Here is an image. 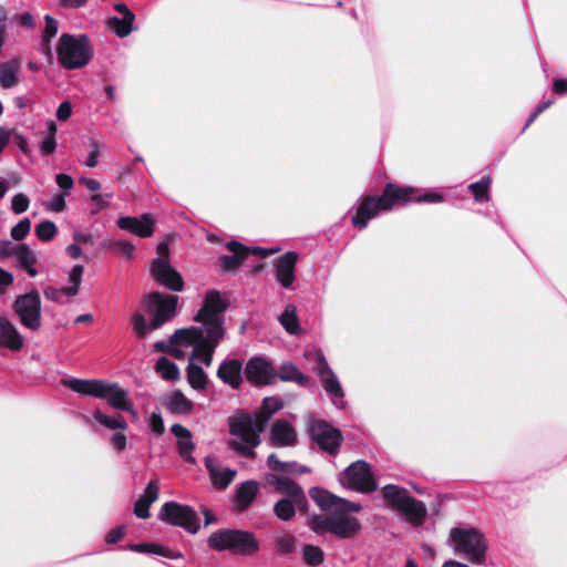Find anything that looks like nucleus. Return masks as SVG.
Returning a JSON list of instances; mask_svg holds the SVG:
<instances>
[{
    "mask_svg": "<svg viewBox=\"0 0 567 567\" xmlns=\"http://www.w3.org/2000/svg\"><path fill=\"white\" fill-rule=\"evenodd\" d=\"M443 196L435 192H422L412 186H401L394 182H386L380 195H364L351 217L353 227L362 230L368 227L371 219L381 212H390L394 207H403L415 203H441Z\"/></svg>",
    "mask_w": 567,
    "mask_h": 567,
    "instance_id": "nucleus-1",
    "label": "nucleus"
},
{
    "mask_svg": "<svg viewBox=\"0 0 567 567\" xmlns=\"http://www.w3.org/2000/svg\"><path fill=\"white\" fill-rule=\"evenodd\" d=\"M361 509L359 503L342 501V507L333 508L330 514L313 515L309 519V527L318 535L330 533L339 539H352L361 530V524L349 513H358Z\"/></svg>",
    "mask_w": 567,
    "mask_h": 567,
    "instance_id": "nucleus-2",
    "label": "nucleus"
},
{
    "mask_svg": "<svg viewBox=\"0 0 567 567\" xmlns=\"http://www.w3.org/2000/svg\"><path fill=\"white\" fill-rule=\"evenodd\" d=\"M178 296L163 295L153 291L145 297L147 311L153 316L150 323L143 313L136 312L132 317V326L135 336L140 339L146 337L151 330H157L165 323L169 322L177 312Z\"/></svg>",
    "mask_w": 567,
    "mask_h": 567,
    "instance_id": "nucleus-3",
    "label": "nucleus"
},
{
    "mask_svg": "<svg viewBox=\"0 0 567 567\" xmlns=\"http://www.w3.org/2000/svg\"><path fill=\"white\" fill-rule=\"evenodd\" d=\"M207 543L216 551L228 550L241 556H251L259 550V543L255 535L243 529H218L210 534Z\"/></svg>",
    "mask_w": 567,
    "mask_h": 567,
    "instance_id": "nucleus-4",
    "label": "nucleus"
},
{
    "mask_svg": "<svg viewBox=\"0 0 567 567\" xmlns=\"http://www.w3.org/2000/svg\"><path fill=\"white\" fill-rule=\"evenodd\" d=\"M58 61L66 70L85 66L93 58V49L86 35L63 33L56 45Z\"/></svg>",
    "mask_w": 567,
    "mask_h": 567,
    "instance_id": "nucleus-5",
    "label": "nucleus"
},
{
    "mask_svg": "<svg viewBox=\"0 0 567 567\" xmlns=\"http://www.w3.org/2000/svg\"><path fill=\"white\" fill-rule=\"evenodd\" d=\"M382 496L385 503L402 513L409 523L419 526L425 520L426 506L423 502L412 497L406 488L388 484L382 487Z\"/></svg>",
    "mask_w": 567,
    "mask_h": 567,
    "instance_id": "nucleus-6",
    "label": "nucleus"
},
{
    "mask_svg": "<svg viewBox=\"0 0 567 567\" xmlns=\"http://www.w3.org/2000/svg\"><path fill=\"white\" fill-rule=\"evenodd\" d=\"M451 540L455 551L462 554L473 565H481L485 561L488 543L486 537L477 528L451 529Z\"/></svg>",
    "mask_w": 567,
    "mask_h": 567,
    "instance_id": "nucleus-7",
    "label": "nucleus"
},
{
    "mask_svg": "<svg viewBox=\"0 0 567 567\" xmlns=\"http://www.w3.org/2000/svg\"><path fill=\"white\" fill-rule=\"evenodd\" d=\"M229 307L218 290L206 293L203 307L194 317V321L202 323L205 331L224 332V319L220 317Z\"/></svg>",
    "mask_w": 567,
    "mask_h": 567,
    "instance_id": "nucleus-8",
    "label": "nucleus"
},
{
    "mask_svg": "<svg viewBox=\"0 0 567 567\" xmlns=\"http://www.w3.org/2000/svg\"><path fill=\"white\" fill-rule=\"evenodd\" d=\"M158 519L172 526L182 527L190 534L199 530V517L194 508L174 501L162 505Z\"/></svg>",
    "mask_w": 567,
    "mask_h": 567,
    "instance_id": "nucleus-9",
    "label": "nucleus"
},
{
    "mask_svg": "<svg viewBox=\"0 0 567 567\" xmlns=\"http://www.w3.org/2000/svg\"><path fill=\"white\" fill-rule=\"evenodd\" d=\"M20 322L32 331L41 328V299L37 290L19 296L12 306Z\"/></svg>",
    "mask_w": 567,
    "mask_h": 567,
    "instance_id": "nucleus-10",
    "label": "nucleus"
},
{
    "mask_svg": "<svg viewBox=\"0 0 567 567\" xmlns=\"http://www.w3.org/2000/svg\"><path fill=\"white\" fill-rule=\"evenodd\" d=\"M309 436L322 451L329 454H337L343 441L342 432L322 420L311 422Z\"/></svg>",
    "mask_w": 567,
    "mask_h": 567,
    "instance_id": "nucleus-11",
    "label": "nucleus"
},
{
    "mask_svg": "<svg viewBox=\"0 0 567 567\" xmlns=\"http://www.w3.org/2000/svg\"><path fill=\"white\" fill-rule=\"evenodd\" d=\"M344 475L347 486L353 491L369 494L378 487L371 467L365 461L359 460L350 464Z\"/></svg>",
    "mask_w": 567,
    "mask_h": 567,
    "instance_id": "nucleus-12",
    "label": "nucleus"
},
{
    "mask_svg": "<svg viewBox=\"0 0 567 567\" xmlns=\"http://www.w3.org/2000/svg\"><path fill=\"white\" fill-rule=\"evenodd\" d=\"M244 374L249 383L255 386L274 384L277 380V370L262 357L250 358L245 365Z\"/></svg>",
    "mask_w": 567,
    "mask_h": 567,
    "instance_id": "nucleus-13",
    "label": "nucleus"
},
{
    "mask_svg": "<svg viewBox=\"0 0 567 567\" xmlns=\"http://www.w3.org/2000/svg\"><path fill=\"white\" fill-rule=\"evenodd\" d=\"M266 481L274 487L276 493L285 495V498L296 501V506L301 513L307 512L308 499L306 493L295 481L276 474H268Z\"/></svg>",
    "mask_w": 567,
    "mask_h": 567,
    "instance_id": "nucleus-14",
    "label": "nucleus"
},
{
    "mask_svg": "<svg viewBox=\"0 0 567 567\" xmlns=\"http://www.w3.org/2000/svg\"><path fill=\"white\" fill-rule=\"evenodd\" d=\"M151 275L159 285L172 291H183L185 284L182 275L163 258H155L151 265Z\"/></svg>",
    "mask_w": 567,
    "mask_h": 567,
    "instance_id": "nucleus-15",
    "label": "nucleus"
},
{
    "mask_svg": "<svg viewBox=\"0 0 567 567\" xmlns=\"http://www.w3.org/2000/svg\"><path fill=\"white\" fill-rule=\"evenodd\" d=\"M63 384L76 393L91 395L97 399H106L112 392L113 386V383H109L107 381L100 379H71L64 380Z\"/></svg>",
    "mask_w": 567,
    "mask_h": 567,
    "instance_id": "nucleus-16",
    "label": "nucleus"
},
{
    "mask_svg": "<svg viewBox=\"0 0 567 567\" xmlns=\"http://www.w3.org/2000/svg\"><path fill=\"white\" fill-rule=\"evenodd\" d=\"M230 434L238 436L241 441L250 446H258L260 437L256 434L254 419L247 412H241L237 416L229 419Z\"/></svg>",
    "mask_w": 567,
    "mask_h": 567,
    "instance_id": "nucleus-17",
    "label": "nucleus"
},
{
    "mask_svg": "<svg viewBox=\"0 0 567 567\" xmlns=\"http://www.w3.org/2000/svg\"><path fill=\"white\" fill-rule=\"evenodd\" d=\"M116 225L135 236L148 238L154 234L155 220L150 213L143 214L141 217L125 216L116 220Z\"/></svg>",
    "mask_w": 567,
    "mask_h": 567,
    "instance_id": "nucleus-18",
    "label": "nucleus"
},
{
    "mask_svg": "<svg viewBox=\"0 0 567 567\" xmlns=\"http://www.w3.org/2000/svg\"><path fill=\"white\" fill-rule=\"evenodd\" d=\"M316 361L318 375L320 377L324 391L336 398H343V389L322 352L317 353Z\"/></svg>",
    "mask_w": 567,
    "mask_h": 567,
    "instance_id": "nucleus-19",
    "label": "nucleus"
},
{
    "mask_svg": "<svg viewBox=\"0 0 567 567\" xmlns=\"http://www.w3.org/2000/svg\"><path fill=\"white\" fill-rule=\"evenodd\" d=\"M297 261L298 255L295 251H288L275 260L276 280L284 288H290L292 286L296 279L295 268Z\"/></svg>",
    "mask_w": 567,
    "mask_h": 567,
    "instance_id": "nucleus-20",
    "label": "nucleus"
},
{
    "mask_svg": "<svg viewBox=\"0 0 567 567\" xmlns=\"http://www.w3.org/2000/svg\"><path fill=\"white\" fill-rule=\"evenodd\" d=\"M226 248L231 255H224L219 258V267L224 272L236 271L248 257V247L237 240L226 243Z\"/></svg>",
    "mask_w": 567,
    "mask_h": 567,
    "instance_id": "nucleus-21",
    "label": "nucleus"
},
{
    "mask_svg": "<svg viewBox=\"0 0 567 567\" xmlns=\"http://www.w3.org/2000/svg\"><path fill=\"white\" fill-rule=\"evenodd\" d=\"M205 339L202 340V342H198L196 347H194L192 351L190 358H197L199 359L206 367H209L213 362V355L220 343V341L224 339L225 333L224 332H215V331H205Z\"/></svg>",
    "mask_w": 567,
    "mask_h": 567,
    "instance_id": "nucleus-22",
    "label": "nucleus"
},
{
    "mask_svg": "<svg viewBox=\"0 0 567 567\" xmlns=\"http://www.w3.org/2000/svg\"><path fill=\"white\" fill-rule=\"evenodd\" d=\"M216 375L223 383L238 390L243 384V363L238 359L224 360Z\"/></svg>",
    "mask_w": 567,
    "mask_h": 567,
    "instance_id": "nucleus-23",
    "label": "nucleus"
},
{
    "mask_svg": "<svg viewBox=\"0 0 567 567\" xmlns=\"http://www.w3.org/2000/svg\"><path fill=\"white\" fill-rule=\"evenodd\" d=\"M258 491V482L255 480H248L239 484L234 495L235 511L238 513L247 511L255 502Z\"/></svg>",
    "mask_w": 567,
    "mask_h": 567,
    "instance_id": "nucleus-24",
    "label": "nucleus"
},
{
    "mask_svg": "<svg viewBox=\"0 0 567 567\" xmlns=\"http://www.w3.org/2000/svg\"><path fill=\"white\" fill-rule=\"evenodd\" d=\"M270 441L275 446H292L297 443V433L287 420L280 419L271 426Z\"/></svg>",
    "mask_w": 567,
    "mask_h": 567,
    "instance_id": "nucleus-25",
    "label": "nucleus"
},
{
    "mask_svg": "<svg viewBox=\"0 0 567 567\" xmlns=\"http://www.w3.org/2000/svg\"><path fill=\"white\" fill-rule=\"evenodd\" d=\"M0 347L11 351H20L23 347L22 336L6 317H0Z\"/></svg>",
    "mask_w": 567,
    "mask_h": 567,
    "instance_id": "nucleus-26",
    "label": "nucleus"
},
{
    "mask_svg": "<svg viewBox=\"0 0 567 567\" xmlns=\"http://www.w3.org/2000/svg\"><path fill=\"white\" fill-rule=\"evenodd\" d=\"M159 495L158 483L155 480H152L146 485L144 493L141 497L135 502L134 505V514L142 519H147L151 516L150 507L151 505L157 501Z\"/></svg>",
    "mask_w": 567,
    "mask_h": 567,
    "instance_id": "nucleus-27",
    "label": "nucleus"
},
{
    "mask_svg": "<svg viewBox=\"0 0 567 567\" xmlns=\"http://www.w3.org/2000/svg\"><path fill=\"white\" fill-rule=\"evenodd\" d=\"M206 337L205 334V328H198V327H189V328H183L177 329L169 338V342L172 346H197L198 342H202Z\"/></svg>",
    "mask_w": 567,
    "mask_h": 567,
    "instance_id": "nucleus-28",
    "label": "nucleus"
},
{
    "mask_svg": "<svg viewBox=\"0 0 567 567\" xmlns=\"http://www.w3.org/2000/svg\"><path fill=\"white\" fill-rule=\"evenodd\" d=\"M309 496L324 512L332 509V507H342V501H347L321 487H311Z\"/></svg>",
    "mask_w": 567,
    "mask_h": 567,
    "instance_id": "nucleus-29",
    "label": "nucleus"
},
{
    "mask_svg": "<svg viewBox=\"0 0 567 567\" xmlns=\"http://www.w3.org/2000/svg\"><path fill=\"white\" fill-rule=\"evenodd\" d=\"M128 549L143 554H154L169 559H179L183 557L181 551L173 550L169 547L157 543L132 544L128 546Z\"/></svg>",
    "mask_w": 567,
    "mask_h": 567,
    "instance_id": "nucleus-30",
    "label": "nucleus"
},
{
    "mask_svg": "<svg viewBox=\"0 0 567 567\" xmlns=\"http://www.w3.org/2000/svg\"><path fill=\"white\" fill-rule=\"evenodd\" d=\"M267 466L277 473L282 474H297L301 475L309 472V468L303 465H298L297 462H282L278 455L271 453L267 458Z\"/></svg>",
    "mask_w": 567,
    "mask_h": 567,
    "instance_id": "nucleus-31",
    "label": "nucleus"
},
{
    "mask_svg": "<svg viewBox=\"0 0 567 567\" xmlns=\"http://www.w3.org/2000/svg\"><path fill=\"white\" fill-rule=\"evenodd\" d=\"M277 378L284 382H296L301 386H306L309 383V377L303 374L297 365L289 362H284L277 370Z\"/></svg>",
    "mask_w": 567,
    "mask_h": 567,
    "instance_id": "nucleus-32",
    "label": "nucleus"
},
{
    "mask_svg": "<svg viewBox=\"0 0 567 567\" xmlns=\"http://www.w3.org/2000/svg\"><path fill=\"white\" fill-rule=\"evenodd\" d=\"M14 257L18 259L20 267L28 272L29 276L35 277L38 275L34 264L37 258L27 244H19L17 246Z\"/></svg>",
    "mask_w": 567,
    "mask_h": 567,
    "instance_id": "nucleus-33",
    "label": "nucleus"
},
{
    "mask_svg": "<svg viewBox=\"0 0 567 567\" xmlns=\"http://www.w3.org/2000/svg\"><path fill=\"white\" fill-rule=\"evenodd\" d=\"M107 403L116 410H131V400L128 391L113 383L112 392L107 395Z\"/></svg>",
    "mask_w": 567,
    "mask_h": 567,
    "instance_id": "nucleus-34",
    "label": "nucleus"
},
{
    "mask_svg": "<svg viewBox=\"0 0 567 567\" xmlns=\"http://www.w3.org/2000/svg\"><path fill=\"white\" fill-rule=\"evenodd\" d=\"M167 406L172 413L182 415H187L193 410L192 401L178 390L171 394Z\"/></svg>",
    "mask_w": 567,
    "mask_h": 567,
    "instance_id": "nucleus-35",
    "label": "nucleus"
},
{
    "mask_svg": "<svg viewBox=\"0 0 567 567\" xmlns=\"http://www.w3.org/2000/svg\"><path fill=\"white\" fill-rule=\"evenodd\" d=\"M187 381L194 390H205L208 378L202 367L189 363L187 367Z\"/></svg>",
    "mask_w": 567,
    "mask_h": 567,
    "instance_id": "nucleus-36",
    "label": "nucleus"
},
{
    "mask_svg": "<svg viewBox=\"0 0 567 567\" xmlns=\"http://www.w3.org/2000/svg\"><path fill=\"white\" fill-rule=\"evenodd\" d=\"M492 178L489 176H483L478 182L468 185V189L472 193L474 199L480 203L489 202V187Z\"/></svg>",
    "mask_w": 567,
    "mask_h": 567,
    "instance_id": "nucleus-37",
    "label": "nucleus"
},
{
    "mask_svg": "<svg viewBox=\"0 0 567 567\" xmlns=\"http://www.w3.org/2000/svg\"><path fill=\"white\" fill-rule=\"evenodd\" d=\"M296 501L291 498H280L274 505V514L280 520L288 522L292 519L296 515Z\"/></svg>",
    "mask_w": 567,
    "mask_h": 567,
    "instance_id": "nucleus-38",
    "label": "nucleus"
},
{
    "mask_svg": "<svg viewBox=\"0 0 567 567\" xmlns=\"http://www.w3.org/2000/svg\"><path fill=\"white\" fill-rule=\"evenodd\" d=\"M83 272H84V267L82 265L73 266V268L71 269V271L69 274V281H70L71 286L63 287L61 289L62 295H65L68 297L78 296V293L80 291V286L82 282Z\"/></svg>",
    "mask_w": 567,
    "mask_h": 567,
    "instance_id": "nucleus-39",
    "label": "nucleus"
},
{
    "mask_svg": "<svg viewBox=\"0 0 567 567\" xmlns=\"http://www.w3.org/2000/svg\"><path fill=\"white\" fill-rule=\"evenodd\" d=\"M155 370L166 381H176L179 379V370L177 365L166 357H161L157 360Z\"/></svg>",
    "mask_w": 567,
    "mask_h": 567,
    "instance_id": "nucleus-40",
    "label": "nucleus"
},
{
    "mask_svg": "<svg viewBox=\"0 0 567 567\" xmlns=\"http://www.w3.org/2000/svg\"><path fill=\"white\" fill-rule=\"evenodd\" d=\"M93 417L95 421H97L101 425L110 429V430H126L127 429V423L125 421V419L118 414L117 416L115 417H112V416H109L106 414H104L102 411H100L99 409L94 411L93 413Z\"/></svg>",
    "mask_w": 567,
    "mask_h": 567,
    "instance_id": "nucleus-41",
    "label": "nucleus"
},
{
    "mask_svg": "<svg viewBox=\"0 0 567 567\" xmlns=\"http://www.w3.org/2000/svg\"><path fill=\"white\" fill-rule=\"evenodd\" d=\"M280 323L290 334H297L300 331V324L293 306H287L279 317Z\"/></svg>",
    "mask_w": 567,
    "mask_h": 567,
    "instance_id": "nucleus-42",
    "label": "nucleus"
},
{
    "mask_svg": "<svg viewBox=\"0 0 567 567\" xmlns=\"http://www.w3.org/2000/svg\"><path fill=\"white\" fill-rule=\"evenodd\" d=\"M134 21L135 20L112 17L106 21V25L117 37L125 38L133 31Z\"/></svg>",
    "mask_w": 567,
    "mask_h": 567,
    "instance_id": "nucleus-43",
    "label": "nucleus"
},
{
    "mask_svg": "<svg viewBox=\"0 0 567 567\" xmlns=\"http://www.w3.org/2000/svg\"><path fill=\"white\" fill-rule=\"evenodd\" d=\"M302 559L311 567L321 565L324 560V553L319 546L306 544L302 547Z\"/></svg>",
    "mask_w": 567,
    "mask_h": 567,
    "instance_id": "nucleus-44",
    "label": "nucleus"
},
{
    "mask_svg": "<svg viewBox=\"0 0 567 567\" xmlns=\"http://www.w3.org/2000/svg\"><path fill=\"white\" fill-rule=\"evenodd\" d=\"M18 84L17 68L11 62L0 63V85L11 89Z\"/></svg>",
    "mask_w": 567,
    "mask_h": 567,
    "instance_id": "nucleus-45",
    "label": "nucleus"
},
{
    "mask_svg": "<svg viewBox=\"0 0 567 567\" xmlns=\"http://www.w3.org/2000/svg\"><path fill=\"white\" fill-rule=\"evenodd\" d=\"M34 231L41 241H51L58 234V227L52 220H42L35 226Z\"/></svg>",
    "mask_w": 567,
    "mask_h": 567,
    "instance_id": "nucleus-46",
    "label": "nucleus"
},
{
    "mask_svg": "<svg viewBox=\"0 0 567 567\" xmlns=\"http://www.w3.org/2000/svg\"><path fill=\"white\" fill-rule=\"evenodd\" d=\"M236 476V471L226 468L225 471H217V474L210 477L212 483L217 489H226Z\"/></svg>",
    "mask_w": 567,
    "mask_h": 567,
    "instance_id": "nucleus-47",
    "label": "nucleus"
},
{
    "mask_svg": "<svg viewBox=\"0 0 567 567\" xmlns=\"http://www.w3.org/2000/svg\"><path fill=\"white\" fill-rule=\"evenodd\" d=\"M195 449V444L192 439H183L177 441V450L181 457L190 464H196L195 457L192 455L193 450Z\"/></svg>",
    "mask_w": 567,
    "mask_h": 567,
    "instance_id": "nucleus-48",
    "label": "nucleus"
},
{
    "mask_svg": "<svg viewBox=\"0 0 567 567\" xmlns=\"http://www.w3.org/2000/svg\"><path fill=\"white\" fill-rule=\"evenodd\" d=\"M30 229L31 220L24 218L11 228V237L17 241H21L29 235Z\"/></svg>",
    "mask_w": 567,
    "mask_h": 567,
    "instance_id": "nucleus-49",
    "label": "nucleus"
},
{
    "mask_svg": "<svg viewBox=\"0 0 567 567\" xmlns=\"http://www.w3.org/2000/svg\"><path fill=\"white\" fill-rule=\"evenodd\" d=\"M276 547L281 554H291L296 548V539L292 535H284L277 539Z\"/></svg>",
    "mask_w": 567,
    "mask_h": 567,
    "instance_id": "nucleus-50",
    "label": "nucleus"
},
{
    "mask_svg": "<svg viewBox=\"0 0 567 567\" xmlns=\"http://www.w3.org/2000/svg\"><path fill=\"white\" fill-rule=\"evenodd\" d=\"M29 205H30V199L23 193H19L17 195H14L11 200V209L14 214H22V213L27 212L29 208Z\"/></svg>",
    "mask_w": 567,
    "mask_h": 567,
    "instance_id": "nucleus-51",
    "label": "nucleus"
},
{
    "mask_svg": "<svg viewBox=\"0 0 567 567\" xmlns=\"http://www.w3.org/2000/svg\"><path fill=\"white\" fill-rule=\"evenodd\" d=\"M109 247L126 258H131L134 254V246L127 240L111 241Z\"/></svg>",
    "mask_w": 567,
    "mask_h": 567,
    "instance_id": "nucleus-52",
    "label": "nucleus"
},
{
    "mask_svg": "<svg viewBox=\"0 0 567 567\" xmlns=\"http://www.w3.org/2000/svg\"><path fill=\"white\" fill-rule=\"evenodd\" d=\"M44 20H45V28L42 33V39L48 42V41H51V39L56 35L59 25H58V21L50 14H47Z\"/></svg>",
    "mask_w": 567,
    "mask_h": 567,
    "instance_id": "nucleus-53",
    "label": "nucleus"
},
{
    "mask_svg": "<svg viewBox=\"0 0 567 567\" xmlns=\"http://www.w3.org/2000/svg\"><path fill=\"white\" fill-rule=\"evenodd\" d=\"M111 197H112L111 194H105V195L93 194L91 196V203L93 205H95V208L92 209L91 214L95 215V214H99L101 210L106 209L110 206L107 198H111Z\"/></svg>",
    "mask_w": 567,
    "mask_h": 567,
    "instance_id": "nucleus-54",
    "label": "nucleus"
},
{
    "mask_svg": "<svg viewBox=\"0 0 567 567\" xmlns=\"http://www.w3.org/2000/svg\"><path fill=\"white\" fill-rule=\"evenodd\" d=\"M282 409V404L275 398H265L262 400L260 410L264 413L268 414V416H272L276 412Z\"/></svg>",
    "mask_w": 567,
    "mask_h": 567,
    "instance_id": "nucleus-55",
    "label": "nucleus"
},
{
    "mask_svg": "<svg viewBox=\"0 0 567 567\" xmlns=\"http://www.w3.org/2000/svg\"><path fill=\"white\" fill-rule=\"evenodd\" d=\"M228 445L231 450L236 451L237 453H239L240 455H244L246 457H249V458H252L255 457V452H254V447L255 446H250L248 444H243L238 441H235V440H231L228 442Z\"/></svg>",
    "mask_w": 567,
    "mask_h": 567,
    "instance_id": "nucleus-56",
    "label": "nucleus"
},
{
    "mask_svg": "<svg viewBox=\"0 0 567 567\" xmlns=\"http://www.w3.org/2000/svg\"><path fill=\"white\" fill-rule=\"evenodd\" d=\"M65 207V194L63 193L55 194L51 203L48 205V209L55 213L63 212Z\"/></svg>",
    "mask_w": 567,
    "mask_h": 567,
    "instance_id": "nucleus-57",
    "label": "nucleus"
},
{
    "mask_svg": "<svg viewBox=\"0 0 567 567\" xmlns=\"http://www.w3.org/2000/svg\"><path fill=\"white\" fill-rule=\"evenodd\" d=\"M125 532H126L125 526H117V527L111 529L106 534L105 542L107 544H116L124 537Z\"/></svg>",
    "mask_w": 567,
    "mask_h": 567,
    "instance_id": "nucleus-58",
    "label": "nucleus"
},
{
    "mask_svg": "<svg viewBox=\"0 0 567 567\" xmlns=\"http://www.w3.org/2000/svg\"><path fill=\"white\" fill-rule=\"evenodd\" d=\"M72 114V104L70 101H63L56 110V118L59 121H68Z\"/></svg>",
    "mask_w": 567,
    "mask_h": 567,
    "instance_id": "nucleus-59",
    "label": "nucleus"
},
{
    "mask_svg": "<svg viewBox=\"0 0 567 567\" xmlns=\"http://www.w3.org/2000/svg\"><path fill=\"white\" fill-rule=\"evenodd\" d=\"M92 151L90 152L87 158H86V166L87 167H95L99 163V156H100V145L96 141L92 140L91 142Z\"/></svg>",
    "mask_w": 567,
    "mask_h": 567,
    "instance_id": "nucleus-60",
    "label": "nucleus"
},
{
    "mask_svg": "<svg viewBox=\"0 0 567 567\" xmlns=\"http://www.w3.org/2000/svg\"><path fill=\"white\" fill-rule=\"evenodd\" d=\"M110 443L117 452H122L126 449V435L123 433H114L110 439Z\"/></svg>",
    "mask_w": 567,
    "mask_h": 567,
    "instance_id": "nucleus-61",
    "label": "nucleus"
},
{
    "mask_svg": "<svg viewBox=\"0 0 567 567\" xmlns=\"http://www.w3.org/2000/svg\"><path fill=\"white\" fill-rule=\"evenodd\" d=\"M56 148V140L53 136H47L41 143L42 156L51 155Z\"/></svg>",
    "mask_w": 567,
    "mask_h": 567,
    "instance_id": "nucleus-62",
    "label": "nucleus"
},
{
    "mask_svg": "<svg viewBox=\"0 0 567 567\" xmlns=\"http://www.w3.org/2000/svg\"><path fill=\"white\" fill-rule=\"evenodd\" d=\"M14 20L19 22L21 27L32 29L35 25L34 18L31 12H23L21 14H16Z\"/></svg>",
    "mask_w": 567,
    "mask_h": 567,
    "instance_id": "nucleus-63",
    "label": "nucleus"
},
{
    "mask_svg": "<svg viewBox=\"0 0 567 567\" xmlns=\"http://www.w3.org/2000/svg\"><path fill=\"white\" fill-rule=\"evenodd\" d=\"M55 182H56L58 186L64 190L71 189L74 185L73 178L70 175L64 174V173L58 174L55 177Z\"/></svg>",
    "mask_w": 567,
    "mask_h": 567,
    "instance_id": "nucleus-64",
    "label": "nucleus"
}]
</instances>
